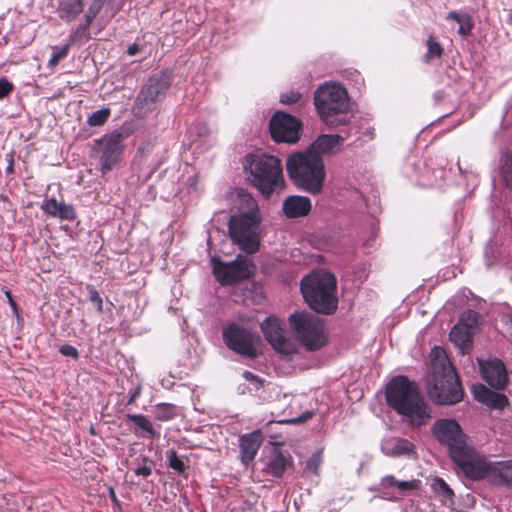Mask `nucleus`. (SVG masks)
Wrapping results in <instances>:
<instances>
[{"label":"nucleus","instance_id":"nucleus-1","mask_svg":"<svg viewBox=\"0 0 512 512\" xmlns=\"http://www.w3.org/2000/svg\"><path fill=\"white\" fill-rule=\"evenodd\" d=\"M386 401L412 425H423L431 418V409L417 385L405 376L394 377L386 388Z\"/></svg>","mask_w":512,"mask_h":512},{"label":"nucleus","instance_id":"nucleus-2","mask_svg":"<svg viewBox=\"0 0 512 512\" xmlns=\"http://www.w3.org/2000/svg\"><path fill=\"white\" fill-rule=\"evenodd\" d=\"M430 371L427 391L430 398L440 405H452L463 398V390L446 351L435 346L430 352Z\"/></svg>","mask_w":512,"mask_h":512},{"label":"nucleus","instance_id":"nucleus-3","mask_svg":"<svg viewBox=\"0 0 512 512\" xmlns=\"http://www.w3.org/2000/svg\"><path fill=\"white\" fill-rule=\"evenodd\" d=\"M238 198L242 207L247 209L239 215H234L229 220V234L239 248L253 254L258 251L260 239L258 235L259 217L257 203L251 194L243 190L238 192Z\"/></svg>","mask_w":512,"mask_h":512},{"label":"nucleus","instance_id":"nucleus-4","mask_svg":"<svg viewBox=\"0 0 512 512\" xmlns=\"http://www.w3.org/2000/svg\"><path fill=\"white\" fill-rule=\"evenodd\" d=\"M286 170L294 184L313 195L323 190L326 172L323 158L307 150L291 154L286 161Z\"/></svg>","mask_w":512,"mask_h":512},{"label":"nucleus","instance_id":"nucleus-5","mask_svg":"<svg viewBox=\"0 0 512 512\" xmlns=\"http://www.w3.org/2000/svg\"><path fill=\"white\" fill-rule=\"evenodd\" d=\"M300 289L304 300L315 312L329 315L337 309L336 279L333 274L325 271L311 273L301 280Z\"/></svg>","mask_w":512,"mask_h":512},{"label":"nucleus","instance_id":"nucleus-6","mask_svg":"<svg viewBox=\"0 0 512 512\" xmlns=\"http://www.w3.org/2000/svg\"><path fill=\"white\" fill-rule=\"evenodd\" d=\"M314 105L320 119L330 127L348 121L349 98L345 88L336 83H324L314 93Z\"/></svg>","mask_w":512,"mask_h":512},{"label":"nucleus","instance_id":"nucleus-7","mask_svg":"<svg viewBox=\"0 0 512 512\" xmlns=\"http://www.w3.org/2000/svg\"><path fill=\"white\" fill-rule=\"evenodd\" d=\"M251 182L266 198L284 187L281 161L272 155L255 154L249 157Z\"/></svg>","mask_w":512,"mask_h":512},{"label":"nucleus","instance_id":"nucleus-8","mask_svg":"<svg viewBox=\"0 0 512 512\" xmlns=\"http://www.w3.org/2000/svg\"><path fill=\"white\" fill-rule=\"evenodd\" d=\"M288 320L293 335L306 350L316 351L327 343L324 324L319 317L301 311L291 314Z\"/></svg>","mask_w":512,"mask_h":512},{"label":"nucleus","instance_id":"nucleus-9","mask_svg":"<svg viewBox=\"0 0 512 512\" xmlns=\"http://www.w3.org/2000/svg\"><path fill=\"white\" fill-rule=\"evenodd\" d=\"M222 336L226 346L234 352L250 359L258 356L260 338L248 329L231 323L223 329Z\"/></svg>","mask_w":512,"mask_h":512},{"label":"nucleus","instance_id":"nucleus-10","mask_svg":"<svg viewBox=\"0 0 512 512\" xmlns=\"http://www.w3.org/2000/svg\"><path fill=\"white\" fill-rule=\"evenodd\" d=\"M433 436L448 448L450 457L458 455L459 451L467 445L466 435L461 426L454 419H439L431 427Z\"/></svg>","mask_w":512,"mask_h":512},{"label":"nucleus","instance_id":"nucleus-11","mask_svg":"<svg viewBox=\"0 0 512 512\" xmlns=\"http://www.w3.org/2000/svg\"><path fill=\"white\" fill-rule=\"evenodd\" d=\"M168 75L161 73L151 76L138 93L135 105L143 113L152 111L170 87Z\"/></svg>","mask_w":512,"mask_h":512},{"label":"nucleus","instance_id":"nucleus-12","mask_svg":"<svg viewBox=\"0 0 512 512\" xmlns=\"http://www.w3.org/2000/svg\"><path fill=\"white\" fill-rule=\"evenodd\" d=\"M214 262L213 272L216 279L222 285H229L254 274L255 265L246 256L238 255L235 260L229 263Z\"/></svg>","mask_w":512,"mask_h":512},{"label":"nucleus","instance_id":"nucleus-13","mask_svg":"<svg viewBox=\"0 0 512 512\" xmlns=\"http://www.w3.org/2000/svg\"><path fill=\"white\" fill-rule=\"evenodd\" d=\"M452 460L472 480L482 479L490 471L493 472V465L468 444L459 451L458 455L452 457Z\"/></svg>","mask_w":512,"mask_h":512},{"label":"nucleus","instance_id":"nucleus-14","mask_svg":"<svg viewBox=\"0 0 512 512\" xmlns=\"http://www.w3.org/2000/svg\"><path fill=\"white\" fill-rule=\"evenodd\" d=\"M269 130L276 142L296 143L300 139L301 122L296 117L279 111L270 119Z\"/></svg>","mask_w":512,"mask_h":512},{"label":"nucleus","instance_id":"nucleus-15","mask_svg":"<svg viewBox=\"0 0 512 512\" xmlns=\"http://www.w3.org/2000/svg\"><path fill=\"white\" fill-rule=\"evenodd\" d=\"M261 330L266 340L278 353L291 355L296 352L294 342L286 336V332L277 318L267 317L261 323Z\"/></svg>","mask_w":512,"mask_h":512},{"label":"nucleus","instance_id":"nucleus-16","mask_svg":"<svg viewBox=\"0 0 512 512\" xmlns=\"http://www.w3.org/2000/svg\"><path fill=\"white\" fill-rule=\"evenodd\" d=\"M478 322V314L468 310L461 314L457 324L449 333L450 341L458 347L462 353L468 350L473 341V332Z\"/></svg>","mask_w":512,"mask_h":512},{"label":"nucleus","instance_id":"nucleus-17","mask_svg":"<svg viewBox=\"0 0 512 512\" xmlns=\"http://www.w3.org/2000/svg\"><path fill=\"white\" fill-rule=\"evenodd\" d=\"M125 138L126 135L123 132L115 130L110 134L104 135L99 140L102 146V154L100 158L102 173L110 171L118 162L120 155L123 152V140Z\"/></svg>","mask_w":512,"mask_h":512},{"label":"nucleus","instance_id":"nucleus-18","mask_svg":"<svg viewBox=\"0 0 512 512\" xmlns=\"http://www.w3.org/2000/svg\"><path fill=\"white\" fill-rule=\"evenodd\" d=\"M480 371L483 379L496 389H503L507 382L505 366L500 360H492L480 363Z\"/></svg>","mask_w":512,"mask_h":512},{"label":"nucleus","instance_id":"nucleus-19","mask_svg":"<svg viewBox=\"0 0 512 512\" xmlns=\"http://www.w3.org/2000/svg\"><path fill=\"white\" fill-rule=\"evenodd\" d=\"M472 393L478 402L487 405L490 409L501 410L509 403L505 395L491 391L483 384L473 385Z\"/></svg>","mask_w":512,"mask_h":512},{"label":"nucleus","instance_id":"nucleus-20","mask_svg":"<svg viewBox=\"0 0 512 512\" xmlns=\"http://www.w3.org/2000/svg\"><path fill=\"white\" fill-rule=\"evenodd\" d=\"M311 208L310 199L300 195L288 196L282 204L283 213L289 219L304 217L309 214Z\"/></svg>","mask_w":512,"mask_h":512},{"label":"nucleus","instance_id":"nucleus-21","mask_svg":"<svg viewBox=\"0 0 512 512\" xmlns=\"http://www.w3.org/2000/svg\"><path fill=\"white\" fill-rule=\"evenodd\" d=\"M263 441L262 432L260 430L252 431L240 437V452L243 463L252 461Z\"/></svg>","mask_w":512,"mask_h":512},{"label":"nucleus","instance_id":"nucleus-22","mask_svg":"<svg viewBox=\"0 0 512 512\" xmlns=\"http://www.w3.org/2000/svg\"><path fill=\"white\" fill-rule=\"evenodd\" d=\"M291 465L292 457L288 453L274 448L268 456L265 471L274 477L280 478Z\"/></svg>","mask_w":512,"mask_h":512},{"label":"nucleus","instance_id":"nucleus-23","mask_svg":"<svg viewBox=\"0 0 512 512\" xmlns=\"http://www.w3.org/2000/svg\"><path fill=\"white\" fill-rule=\"evenodd\" d=\"M344 138L340 135L322 134L308 147L307 151L322 157L325 154L334 153Z\"/></svg>","mask_w":512,"mask_h":512},{"label":"nucleus","instance_id":"nucleus-24","mask_svg":"<svg viewBox=\"0 0 512 512\" xmlns=\"http://www.w3.org/2000/svg\"><path fill=\"white\" fill-rule=\"evenodd\" d=\"M41 207L45 213L58 217L62 220H73L76 217V213L72 205L64 202H58L53 198L45 201Z\"/></svg>","mask_w":512,"mask_h":512},{"label":"nucleus","instance_id":"nucleus-25","mask_svg":"<svg viewBox=\"0 0 512 512\" xmlns=\"http://www.w3.org/2000/svg\"><path fill=\"white\" fill-rule=\"evenodd\" d=\"M83 11L82 0H62L59 7V17L71 22Z\"/></svg>","mask_w":512,"mask_h":512},{"label":"nucleus","instance_id":"nucleus-26","mask_svg":"<svg viewBox=\"0 0 512 512\" xmlns=\"http://www.w3.org/2000/svg\"><path fill=\"white\" fill-rule=\"evenodd\" d=\"M447 20H454L459 24L458 33L462 36H467L473 29V22L471 16L465 12L459 13L451 11L446 16Z\"/></svg>","mask_w":512,"mask_h":512},{"label":"nucleus","instance_id":"nucleus-27","mask_svg":"<svg viewBox=\"0 0 512 512\" xmlns=\"http://www.w3.org/2000/svg\"><path fill=\"white\" fill-rule=\"evenodd\" d=\"M493 473L499 477L503 484L512 487V460L495 462Z\"/></svg>","mask_w":512,"mask_h":512},{"label":"nucleus","instance_id":"nucleus-28","mask_svg":"<svg viewBox=\"0 0 512 512\" xmlns=\"http://www.w3.org/2000/svg\"><path fill=\"white\" fill-rule=\"evenodd\" d=\"M126 419L133 422L139 429H141L147 436L154 438L156 432L152 423L143 414H127Z\"/></svg>","mask_w":512,"mask_h":512},{"label":"nucleus","instance_id":"nucleus-29","mask_svg":"<svg viewBox=\"0 0 512 512\" xmlns=\"http://www.w3.org/2000/svg\"><path fill=\"white\" fill-rule=\"evenodd\" d=\"M397 481H398V479H396L393 475H386L381 478L376 490L383 493L382 498L389 499V500H395L398 497L396 495L392 494L391 492H389L388 490L394 489V488L396 489Z\"/></svg>","mask_w":512,"mask_h":512},{"label":"nucleus","instance_id":"nucleus-30","mask_svg":"<svg viewBox=\"0 0 512 512\" xmlns=\"http://www.w3.org/2000/svg\"><path fill=\"white\" fill-rule=\"evenodd\" d=\"M414 453V446L406 439H396L391 447L390 454L393 456H410Z\"/></svg>","mask_w":512,"mask_h":512},{"label":"nucleus","instance_id":"nucleus-31","mask_svg":"<svg viewBox=\"0 0 512 512\" xmlns=\"http://www.w3.org/2000/svg\"><path fill=\"white\" fill-rule=\"evenodd\" d=\"M431 487L443 500H452L454 492L442 478L436 477L433 479Z\"/></svg>","mask_w":512,"mask_h":512},{"label":"nucleus","instance_id":"nucleus-32","mask_svg":"<svg viewBox=\"0 0 512 512\" xmlns=\"http://www.w3.org/2000/svg\"><path fill=\"white\" fill-rule=\"evenodd\" d=\"M176 416V407L172 404H158L155 407V418L159 421H169Z\"/></svg>","mask_w":512,"mask_h":512},{"label":"nucleus","instance_id":"nucleus-33","mask_svg":"<svg viewBox=\"0 0 512 512\" xmlns=\"http://www.w3.org/2000/svg\"><path fill=\"white\" fill-rule=\"evenodd\" d=\"M110 113H111V111L109 108L99 109V110L93 112L88 117L87 123L93 127L101 126L107 121L108 117L110 116Z\"/></svg>","mask_w":512,"mask_h":512},{"label":"nucleus","instance_id":"nucleus-34","mask_svg":"<svg viewBox=\"0 0 512 512\" xmlns=\"http://www.w3.org/2000/svg\"><path fill=\"white\" fill-rule=\"evenodd\" d=\"M166 458L168 460V465L171 469L175 470L180 474L184 473V462L178 457L177 452L175 450H168L166 452Z\"/></svg>","mask_w":512,"mask_h":512},{"label":"nucleus","instance_id":"nucleus-35","mask_svg":"<svg viewBox=\"0 0 512 512\" xmlns=\"http://www.w3.org/2000/svg\"><path fill=\"white\" fill-rule=\"evenodd\" d=\"M69 51V45L53 47L51 57L48 61L50 67H55L60 60L64 59Z\"/></svg>","mask_w":512,"mask_h":512},{"label":"nucleus","instance_id":"nucleus-36","mask_svg":"<svg viewBox=\"0 0 512 512\" xmlns=\"http://www.w3.org/2000/svg\"><path fill=\"white\" fill-rule=\"evenodd\" d=\"M420 481L417 479L412 480H398L396 489L400 496L405 495L409 491L418 489Z\"/></svg>","mask_w":512,"mask_h":512},{"label":"nucleus","instance_id":"nucleus-37","mask_svg":"<svg viewBox=\"0 0 512 512\" xmlns=\"http://www.w3.org/2000/svg\"><path fill=\"white\" fill-rule=\"evenodd\" d=\"M427 46H428L427 53H426L427 60L434 58V57L439 58L442 55L443 48L438 42H436L434 40L433 37H429V39L427 41Z\"/></svg>","mask_w":512,"mask_h":512},{"label":"nucleus","instance_id":"nucleus-38","mask_svg":"<svg viewBox=\"0 0 512 512\" xmlns=\"http://www.w3.org/2000/svg\"><path fill=\"white\" fill-rule=\"evenodd\" d=\"M134 472L138 476H150L152 473V461H150L147 457H143V465L136 468Z\"/></svg>","mask_w":512,"mask_h":512},{"label":"nucleus","instance_id":"nucleus-39","mask_svg":"<svg viewBox=\"0 0 512 512\" xmlns=\"http://www.w3.org/2000/svg\"><path fill=\"white\" fill-rule=\"evenodd\" d=\"M301 98V94L296 91H289L286 93H282L280 96V101L283 104H294L298 102Z\"/></svg>","mask_w":512,"mask_h":512},{"label":"nucleus","instance_id":"nucleus-40","mask_svg":"<svg viewBox=\"0 0 512 512\" xmlns=\"http://www.w3.org/2000/svg\"><path fill=\"white\" fill-rule=\"evenodd\" d=\"M59 352H60L63 356L71 357V358H73V359H78V357H79L78 350H77L74 346L69 345V344H64V345H62V346L59 348Z\"/></svg>","mask_w":512,"mask_h":512},{"label":"nucleus","instance_id":"nucleus-41","mask_svg":"<svg viewBox=\"0 0 512 512\" xmlns=\"http://www.w3.org/2000/svg\"><path fill=\"white\" fill-rule=\"evenodd\" d=\"M89 299L97 305V310L101 313L103 311V301L97 290L93 287L89 289Z\"/></svg>","mask_w":512,"mask_h":512},{"label":"nucleus","instance_id":"nucleus-42","mask_svg":"<svg viewBox=\"0 0 512 512\" xmlns=\"http://www.w3.org/2000/svg\"><path fill=\"white\" fill-rule=\"evenodd\" d=\"M13 89V84L6 78H0V99L6 97Z\"/></svg>","mask_w":512,"mask_h":512},{"label":"nucleus","instance_id":"nucleus-43","mask_svg":"<svg viewBox=\"0 0 512 512\" xmlns=\"http://www.w3.org/2000/svg\"><path fill=\"white\" fill-rule=\"evenodd\" d=\"M243 377L247 381L253 383L257 389L262 385V381L259 379V377H257L256 375H254L250 371H244L243 372Z\"/></svg>","mask_w":512,"mask_h":512},{"label":"nucleus","instance_id":"nucleus-44","mask_svg":"<svg viewBox=\"0 0 512 512\" xmlns=\"http://www.w3.org/2000/svg\"><path fill=\"white\" fill-rule=\"evenodd\" d=\"M313 415H314V413L312 411H306L305 413H303L299 417L293 418V419H290V420H286L285 422L286 423H303V422L311 419Z\"/></svg>","mask_w":512,"mask_h":512},{"label":"nucleus","instance_id":"nucleus-45","mask_svg":"<svg viewBox=\"0 0 512 512\" xmlns=\"http://www.w3.org/2000/svg\"><path fill=\"white\" fill-rule=\"evenodd\" d=\"M141 393V386L138 385L131 393L127 405L133 404Z\"/></svg>","mask_w":512,"mask_h":512},{"label":"nucleus","instance_id":"nucleus-46","mask_svg":"<svg viewBox=\"0 0 512 512\" xmlns=\"http://www.w3.org/2000/svg\"><path fill=\"white\" fill-rule=\"evenodd\" d=\"M94 19H95V16L91 15L89 12H86V14H85L86 22L83 25L82 24L79 25L78 30H86Z\"/></svg>","mask_w":512,"mask_h":512},{"label":"nucleus","instance_id":"nucleus-47","mask_svg":"<svg viewBox=\"0 0 512 512\" xmlns=\"http://www.w3.org/2000/svg\"><path fill=\"white\" fill-rule=\"evenodd\" d=\"M102 9V6H100L99 4L97 3H94L92 1L91 5L89 6L87 12H89L91 15L93 16H97V14L100 12V10Z\"/></svg>","mask_w":512,"mask_h":512},{"label":"nucleus","instance_id":"nucleus-48","mask_svg":"<svg viewBox=\"0 0 512 512\" xmlns=\"http://www.w3.org/2000/svg\"><path fill=\"white\" fill-rule=\"evenodd\" d=\"M140 51V46L136 43H133L132 45H130L127 49V54L129 56H134L136 55L138 52Z\"/></svg>","mask_w":512,"mask_h":512},{"label":"nucleus","instance_id":"nucleus-49","mask_svg":"<svg viewBox=\"0 0 512 512\" xmlns=\"http://www.w3.org/2000/svg\"><path fill=\"white\" fill-rule=\"evenodd\" d=\"M5 295H6L7 299H8V302H9V304H10L11 308L13 309V311H14V312H16V311H17L16 303H15V301L13 300V298H12V296H11L10 291L6 290V291H5Z\"/></svg>","mask_w":512,"mask_h":512},{"label":"nucleus","instance_id":"nucleus-50","mask_svg":"<svg viewBox=\"0 0 512 512\" xmlns=\"http://www.w3.org/2000/svg\"><path fill=\"white\" fill-rule=\"evenodd\" d=\"M12 166H13V162H12V160H10L8 165H7V168H6L7 172H11L12 171Z\"/></svg>","mask_w":512,"mask_h":512},{"label":"nucleus","instance_id":"nucleus-51","mask_svg":"<svg viewBox=\"0 0 512 512\" xmlns=\"http://www.w3.org/2000/svg\"><path fill=\"white\" fill-rule=\"evenodd\" d=\"M110 498L113 500V501H116V495H115V492L113 489L110 490Z\"/></svg>","mask_w":512,"mask_h":512},{"label":"nucleus","instance_id":"nucleus-52","mask_svg":"<svg viewBox=\"0 0 512 512\" xmlns=\"http://www.w3.org/2000/svg\"><path fill=\"white\" fill-rule=\"evenodd\" d=\"M434 97H435V99H436L437 101H439V100L442 98V94H441V92H440V91H439V92H436V93L434 94Z\"/></svg>","mask_w":512,"mask_h":512},{"label":"nucleus","instance_id":"nucleus-53","mask_svg":"<svg viewBox=\"0 0 512 512\" xmlns=\"http://www.w3.org/2000/svg\"><path fill=\"white\" fill-rule=\"evenodd\" d=\"M106 0H93L94 3H97L99 4L100 6L103 7L104 3H105Z\"/></svg>","mask_w":512,"mask_h":512},{"label":"nucleus","instance_id":"nucleus-54","mask_svg":"<svg viewBox=\"0 0 512 512\" xmlns=\"http://www.w3.org/2000/svg\"><path fill=\"white\" fill-rule=\"evenodd\" d=\"M507 329H508V332H509L510 336L512 337V320L508 324V328Z\"/></svg>","mask_w":512,"mask_h":512},{"label":"nucleus","instance_id":"nucleus-55","mask_svg":"<svg viewBox=\"0 0 512 512\" xmlns=\"http://www.w3.org/2000/svg\"><path fill=\"white\" fill-rule=\"evenodd\" d=\"M508 18L510 23H512V9L509 11Z\"/></svg>","mask_w":512,"mask_h":512},{"label":"nucleus","instance_id":"nucleus-56","mask_svg":"<svg viewBox=\"0 0 512 512\" xmlns=\"http://www.w3.org/2000/svg\"><path fill=\"white\" fill-rule=\"evenodd\" d=\"M313 461H314L313 459H310V460L308 461V466H309V467H311V466H312Z\"/></svg>","mask_w":512,"mask_h":512}]
</instances>
